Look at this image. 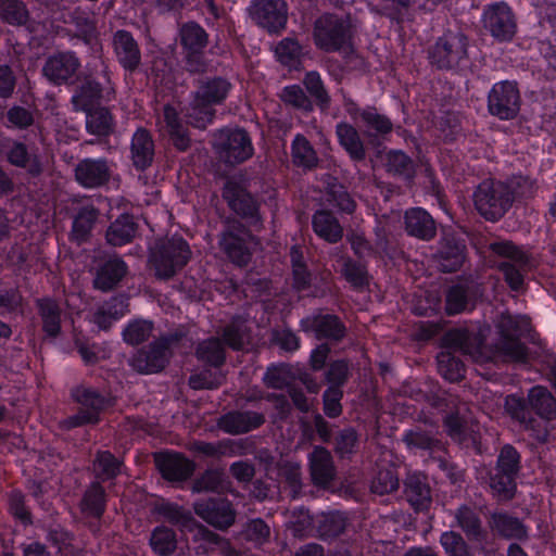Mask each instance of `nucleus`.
Wrapping results in <instances>:
<instances>
[{
  "instance_id": "40",
  "label": "nucleus",
  "mask_w": 556,
  "mask_h": 556,
  "mask_svg": "<svg viewBox=\"0 0 556 556\" xmlns=\"http://www.w3.org/2000/svg\"><path fill=\"white\" fill-rule=\"evenodd\" d=\"M314 233L328 243L334 244L343 238V227L330 210L319 208L312 216Z\"/></svg>"
},
{
  "instance_id": "20",
  "label": "nucleus",
  "mask_w": 556,
  "mask_h": 556,
  "mask_svg": "<svg viewBox=\"0 0 556 556\" xmlns=\"http://www.w3.org/2000/svg\"><path fill=\"white\" fill-rule=\"evenodd\" d=\"M173 352H168L155 339L138 349L129 358V366L138 374L150 375L161 372L169 364Z\"/></svg>"
},
{
  "instance_id": "38",
  "label": "nucleus",
  "mask_w": 556,
  "mask_h": 556,
  "mask_svg": "<svg viewBox=\"0 0 556 556\" xmlns=\"http://www.w3.org/2000/svg\"><path fill=\"white\" fill-rule=\"evenodd\" d=\"M505 409L507 414L518 421L526 430H531L540 438L541 433L546 437V431L542 432L541 422L531 414L528 399H522L515 394L507 395L505 399Z\"/></svg>"
},
{
  "instance_id": "30",
  "label": "nucleus",
  "mask_w": 556,
  "mask_h": 556,
  "mask_svg": "<svg viewBox=\"0 0 556 556\" xmlns=\"http://www.w3.org/2000/svg\"><path fill=\"white\" fill-rule=\"evenodd\" d=\"M402 441L409 451H420L433 460L435 456L445 453L446 448V443L421 427L405 431Z\"/></svg>"
},
{
  "instance_id": "52",
  "label": "nucleus",
  "mask_w": 556,
  "mask_h": 556,
  "mask_svg": "<svg viewBox=\"0 0 556 556\" xmlns=\"http://www.w3.org/2000/svg\"><path fill=\"white\" fill-rule=\"evenodd\" d=\"M197 358L211 366L218 368L226 362V351L219 338L211 337L202 340L195 348Z\"/></svg>"
},
{
  "instance_id": "49",
  "label": "nucleus",
  "mask_w": 556,
  "mask_h": 556,
  "mask_svg": "<svg viewBox=\"0 0 556 556\" xmlns=\"http://www.w3.org/2000/svg\"><path fill=\"white\" fill-rule=\"evenodd\" d=\"M384 167L393 177L410 181L415 177L414 161L401 150H390L386 153Z\"/></svg>"
},
{
  "instance_id": "64",
  "label": "nucleus",
  "mask_w": 556,
  "mask_h": 556,
  "mask_svg": "<svg viewBox=\"0 0 556 556\" xmlns=\"http://www.w3.org/2000/svg\"><path fill=\"white\" fill-rule=\"evenodd\" d=\"M154 330V324L151 320L134 319L123 329L122 337L125 343L131 346L139 345L149 340Z\"/></svg>"
},
{
  "instance_id": "61",
  "label": "nucleus",
  "mask_w": 556,
  "mask_h": 556,
  "mask_svg": "<svg viewBox=\"0 0 556 556\" xmlns=\"http://www.w3.org/2000/svg\"><path fill=\"white\" fill-rule=\"evenodd\" d=\"M223 340L233 351H240L249 343V329L243 319L235 317L223 328Z\"/></svg>"
},
{
  "instance_id": "22",
  "label": "nucleus",
  "mask_w": 556,
  "mask_h": 556,
  "mask_svg": "<svg viewBox=\"0 0 556 556\" xmlns=\"http://www.w3.org/2000/svg\"><path fill=\"white\" fill-rule=\"evenodd\" d=\"M112 176V164L105 157H86L75 165L76 182L86 189H97L109 184Z\"/></svg>"
},
{
  "instance_id": "62",
  "label": "nucleus",
  "mask_w": 556,
  "mask_h": 556,
  "mask_svg": "<svg viewBox=\"0 0 556 556\" xmlns=\"http://www.w3.org/2000/svg\"><path fill=\"white\" fill-rule=\"evenodd\" d=\"M150 545L159 556H170L177 548L176 533L170 528L159 526L151 533Z\"/></svg>"
},
{
  "instance_id": "25",
  "label": "nucleus",
  "mask_w": 556,
  "mask_h": 556,
  "mask_svg": "<svg viewBox=\"0 0 556 556\" xmlns=\"http://www.w3.org/2000/svg\"><path fill=\"white\" fill-rule=\"evenodd\" d=\"M479 288L472 281H458L445 291V313L448 316L470 311L476 306Z\"/></svg>"
},
{
  "instance_id": "23",
  "label": "nucleus",
  "mask_w": 556,
  "mask_h": 556,
  "mask_svg": "<svg viewBox=\"0 0 556 556\" xmlns=\"http://www.w3.org/2000/svg\"><path fill=\"white\" fill-rule=\"evenodd\" d=\"M154 463L161 476L169 482L186 481L194 471V464L176 452L155 453Z\"/></svg>"
},
{
  "instance_id": "2",
  "label": "nucleus",
  "mask_w": 556,
  "mask_h": 556,
  "mask_svg": "<svg viewBox=\"0 0 556 556\" xmlns=\"http://www.w3.org/2000/svg\"><path fill=\"white\" fill-rule=\"evenodd\" d=\"M192 252L179 236L157 239L150 248L148 263L160 280H169L189 263Z\"/></svg>"
},
{
  "instance_id": "34",
  "label": "nucleus",
  "mask_w": 556,
  "mask_h": 556,
  "mask_svg": "<svg viewBox=\"0 0 556 556\" xmlns=\"http://www.w3.org/2000/svg\"><path fill=\"white\" fill-rule=\"evenodd\" d=\"M309 472L316 486L327 488L334 480L336 467L327 448L316 446L309 454Z\"/></svg>"
},
{
  "instance_id": "10",
  "label": "nucleus",
  "mask_w": 556,
  "mask_h": 556,
  "mask_svg": "<svg viewBox=\"0 0 556 556\" xmlns=\"http://www.w3.org/2000/svg\"><path fill=\"white\" fill-rule=\"evenodd\" d=\"M432 66L438 70H454L468 64V38L460 31H448L428 50Z\"/></svg>"
},
{
  "instance_id": "51",
  "label": "nucleus",
  "mask_w": 556,
  "mask_h": 556,
  "mask_svg": "<svg viewBox=\"0 0 556 556\" xmlns=\"http://www.w3.org/2000/svg\"><path fill=\"white\" fill-rule=\"evenodd\" d=\"M86 114V129L98 137H106L114 131V117L111 111L102 104Z\"/></svg>"
},
{
  "instance_id": "26",
  "label": "nucleus",
  "mask_w": 556,
  "mask_h": 556,
  "mask_svg": "<svg viewBox=\"0 0 556 556\" xmlns=\"http://www.w3.org/2000/svg\"><path fill=\"white\" fill-rule=\"evenodd\" d=\"M100 210L91 203L78 206L72 215V228L68 239L76 245L90 241L92 231L99 220Z\"/></svg>"
},
{
  "instance_id": "47",
  "label": "nucleus",
  "mask_w": 556,
  "mask_h": 556,
  "mask_svg": "<svg viewBox=\"0 0 556 556\" xmlns=\"http://www.w3.org/2000/svg\"><path fill=\"white\" fill-rule=\"evenodd\" d=\"M531 414L535 413L541 419L551 421L556 418V399L544 387L535 386L528 393Z\"/></svg>"
},
{
  "instance_id": "44",
  "label": "nucleus",
  "mask_w": 556,
  "mask_h": 556,
  "mask_svg": "<svg viewBox=\"0 0 556 556\" xmlns=\"http://www.w3.org/2000/svg\"><path fill=\"white\" fill-rule=\"evenodd\" d=\"M443 427L453 442L463 448H475L478 440L465 418L458 413L447 414L443 418Z\"/></svg>"
},
{
  "instance_id": "32",
  "label": "nucleus",
  "mask_w": 556,
  "mask_h": 556,
  "mask_svg": "<svg viewBox=\"0 0 556 556\" xmlns=\"http://www.w3.org/2000/svg\"><path fill=\"white\" fill-rule=\"evenodd\" d=\"M128 271L127 264L117 255L102 262L97 268L93 287L103 292L113 290Z\"/></svg>"
},
{
  "instance_id": "18",
  "label": "nucleus",
  "mask_w": 556,
  "mask_h": 556,
  "mask_svg": "<svg viewBox=\"0 0 556 556\" xmlns=\"http://www.w3.org/2000/svg\"><path fill=\"white\" fill-rule=\"evenodd\" d=\"M248 238H250L249 230L238 220L228 222L219 237L220 250L240 267L248 265L251 260Z\"/></svg>"
},
{
  "instance_id": "54",
  "label": "nucleus",
  "mask_w": 556,
  "mask_h": 556,
  "mask_svg": "<svg viewBox=\"0 0 556 556\" xmlns=\"http://www.w3.org/2000/svg\"><path fill=\"white\" fill-rule=\"evenodd\" d=\"M179 41L184 50H204L208 43V34L197 22L189 21L179 27Z\"/></svg>"
},
{
  "instance_id": "11",
  "label": "nucleus",
  "mask_w": 556,
  "mask_h": 556,
  "mask_svg": "<svg viewBox=\"0 0 556 556\" xmlns=\"http://www.w3.org/2000/svg\"><path fill=\"white\" fill-rule=\"evenodd\" d=\"M338 93L342 98V104L349 116L357 123L358 121L364 126V134L370 143L379 138H386L393 130V124L391 119L380 113L376 106L367 105L361 108L343 88L338 90Z\"/></svg>"
},
{
  "instance_id": "4",
  "label": "nucleus",
  "mask_w": 556,
  "mask_h": 556,
  "mask_svg": "<svg viewBox=\"0 0 556 556\" xmlns=\"http://www.w3.org/2000/svg\"><path fill=\"white\" fill-rule=\"evenodd\" d=\"M72 399L79 405L76 414L61 421V428L71 430L74 428L97 425L101 420V414L114 405V399L110 393L98 389L79 384L71 390Z\"/></svg>"
},
{
  "instance_id": "31",
  "label": "nucleus",
  "mask_w": 556,
  "mask_h": 556,
  "mask_svg": "<svg viewBox=\"0 0 556 556\" xmlns=\"http://www.w3.org/2000/svg\"><path fill=\"white\" fill-rule=\"evenodd\" d=\"M406 501L415 511H427L432 504V492L426 476L410 473L404 481Z\"/></svg>"
},
{
  "instance_id": "53",
  "label": "nucleus",
  "mask_w": 556,
  "mask_h": 556,
  "mask_svg": "<svg viewBox=\"0 0 556 556\" xmlns=\"http://www.w3.org/2000/svg\"><path fill=\"white\" fill-rule=\"evenodd\" d=\"M454 518L456 526L462 529L469 540L478 541L482 539V521L473 508L462 505L454 511Z\"/></svg>"
},
{
  "instance_id": "50",
  "label": "nucleus",
  "mask_w": 556,
  "mask_h": 556,
  "mask_svg": "<svg viewBox=\"0 0 556 556\" xmlns=\"http://www.w3.org/2000/svg\"><path fill=\"white\" fill-rule=\"evenodd\" d=\"M326 201L338 211L352 214L356 208V202L348 189L334 177H330L325 188Z\"/></svg>"
},
{
  "instance_id": "15",
  "label": "nucleus",
  "mask_w": 556,
  "mask_h": 556,
  "mask_svg": "<svg viewBox=\"0 0 556 556\" xmlns=\"http://www.w3.org/2000/svg\"><path fill=\"white\" fill-rule=\"evenodd\" d=\"M521 105V97L515 81L503 80L493 85L488 94V111L502 121L514 119Z\"/></svg>"
},
{
  "instance_id": "17",
  "label": "nucleus",
  "mask_w": 556,
  "mask_h": 556,
  "mask_svg": "<svg viewBox=\"0 0 556 556\" xmlns=\"http://www.w3.org/2000/svg\"><path fill=\"white\" fill-rule=\"evenodd\" d=\"M193 509L201 519L218 530H227L236 521V509L226 497L199 498L193 503Z\"/></svg>"
},
{
  "instance_id": "43",
  "label": "nucleus",
  "mask_w": 556,
  "mask_h": 556,
  "mask_svg": "<svg viewBox=\"0 0 556 556\" xmlns=\"http://www.w3.org/2000/svg\"><path fill=\"white\" fill-rule=\"evenodd\" d=\"M349 523L345 513L329 511L323 513L315 518V536L329 542L344 533Z\"/></svg>"
},
{
  "instance_id": "21",
  "label": "nucleus",
  "mask_w": 556,
  "mask_h": 556,
  "mask_svg": "<svg viewBox=\"0 0 556 556\" xmlns=\"http://www.w3.org/2000/svg\"><path fill=\"white\" fill-rule=\"evenodd\" d=\"M250 14L257 25L277 33L286 27L288 7L283 0H253Z\"/></svg>"
},
{
  "instance_id": "56",
  "label": "nucleus",
  "mask_w": 556,
  "mask_h": 556,
  "mask_svg": "<svg viewBox=\"0 0 556 556\" xmlns=\"http://www.w3.org/2000/svg\"><path fill=\"white\" fill-rule=\"evenodd\" d=\"M292 162L298 167L313 169L318 165V156L305 136L298 134L291 144Z\"/></svg>"
},
{
  "instance_id": "14",
  "label": "nucleus",
  "mask_w": 556,
  "mask_h": 556,
  "mask_svg": "<svg viewBox=\"0 0 556 556\" xmlns=\"http://www.w3.org/2000/svg\"><path fill=\"white\" fill-rule=\"evenodd\" d=\"M220 160L237 165L252 157L254 149L247 130L242 128L222 130L215 142Z\"/></svg>"
},
{
  "instance_id": "8",
  "label": "nucleus",
  "mask_w": 556,
  "mask_h": 556,
  "mask_svg": "<svg viewBox=\"0 0 556 556\" xmlns=\"http://www.w3.org/2000/svg\"><path fill=\"white\" fill-rule=\"evenodd\" d=\"M489 250L495 255L506 258L496 267L513 291H521L525 287V276L531 266L530 256L513 241L491 242Z\"/></svg>"
},
{
  "instance_id": "3",
  "label": "nucleus",
  "mask_w": 556,
  "mask_h": 556,
  "mask_svg": "<svg viewBox=\"0 0 556 556\" xmlns=\"http://www.w3.org/2000/svg\"><path fill=\"white\" fill-rule=\"evenodd\" d=\"M115 84L111 78L108 66L96 75L86 74L74 87L71 105L74 112H90L102 104L115 99Z\"/></svg>"
},
{
  "instance_id": "27",
  "label": "nucleus",
  "mask_w": 556,
  "mask_h": 556,
  "mask_svg": "<svg viewBox=\"0 0 556 556\" xmlns=\"http://www.w3.org/2000/svg\"><path fill=\"white\" fill-rule=\"evenodd\" d=\"M466 245L452 235L442 237L433 255L438 267L443 273L457 271L465 261Z\"/></svg>"
},
{
  "instance_id": "45",
  "label": "nucleus",
  "mask_w": 556,
  "mask_h": 556,
  "mask_svg": "<svg viewBox=\"0 0 556 556\" xmlns=\"http://www.w3.org/2000/svg\"><path fill=\"white\" fill-rule=\"evenodd\" d=\"M106 508V493L100 482H92L84 492L79 502L81 514L89 518L100 519Z\"/></svg>"
},
{
  "instance_id": "60",
  "label": "nucleus",
  "mask_w": 556,
  "mask_h": 556,
  "mask_svg": "<svg viewBox=\"0 0 556 556\" xmlns=\"http://www.w3.org/2000/svg\"><path fill=\"white\" fill-rule=\"evenodd\" d=\"M303 85L321 111L329 110L331 98L318 72H307L304 75Z\"/></svg>"
},
{
  "instance_id": "55",
  "label": "nucleus",
  "mask_w": 556,
  "mask_h": 556,
  "mask_svg": "<svg viewBox=\"0 0 556 556\" xmlns=\"http://www.w3.org/2000/svg\"><path fill=\"white\" fill-rule=\"evenodd\" d=\"M442 346L462 354H472L477 338L466 328H452L443 334Z\"/></svg>"
},
{
  "instance_id": "29",
  "label": "nucleus",
  "mask_w": 556,
  "mask_h": 556,
  "mask_svg": "<svg viewBox=\"0 0 556 556\" xmlns=\"http://www.w3.org/2000/svg\"><path fill=\"white\" fill-rule=\"evenodd\" d=\"M265 424L262 413L252 410H232L223 415L218 420V427L226 433L238 435L250 432Z\"/></svg>"
},
{
  "instance_id": "5",
  "label": "nucleus",
  "mask_w": 556,
  "mask_h": 556,
  "mask_svg": "<svg viewBox=\"0 0 556 556\" xmlns=\"http://www.w3.org/2000/svg\"><path fill=\"white\" fill-rule=\"evenodd\" d=\"M472 199L479 215L488 222L495 223L511 207L515 195L506 184L485 179L477 186Z\"/></svg>"
},
{
  "instance_id": "6",
  "label": "nucleus",
  "mask_w": 556,
  "mask_h": 556,
  "mask_svg": "<svg viewBox=\"0 0 556 556\" xmlns=\"http://www.w3.org/2000/svg\"><path fill=\"white\" fill-rule=\"evenodd\" d=\"M521 470V455L511 445L500 450L494 469L490 472L489 485L498 501H510L517 491V478Z\"/></svg>"
},
{
  "instance_id": "16",
  "label": "nucleus",
  "mask_w": 556,
  "mask_h": 556,
  "mask_svg": "<svg viewBox=\"0 0 556 556\" xmlns=\"http://www.w3.org/2000/svg\"><path fill=\"white\" fill-rule=\"evenodd\" d=\"M482 24L486 31L500 42L510 41L517 31V21L506 2H494L483 9Z\"/></svg>"
},
{
  "instance_id": "58",
  "label": "nucleus",
  "mask_w": 556,
  "mask_h": 556,
  "mask_svg": "<svg viewBox=\"0 0 556 556\" xmlns=\"http://www.w3.org/2000/svg\"><path fill=\"white\" fill-rule=\"evenodd\" d=\"M333 451L341 459H350L359 447V433L353 427L340 429L332 439Z\"/></svg>"
},
{
  "instance_id": "36",
  "label": "nucleus",
  "mask_w": 556,
  "mask_h": 556,
  "mask_svg": "<svg viewBox=\"0 0 556 556\" xmlns=\"http://www.w3.org/2000/svg\"><path fill=\"white\" fill-rule=\"evenodd\" d=\"M405 231L408 236L420 240H432L437 235V226L432 216L421 207H413L404 215Z\"/></svg>"
},
{
  "instance_id": "7",
  "label": "nucleus",
  "mask_w": 556,
  "mask_h": 556,
  "mask_svg": "<svg viewBox=\"0 0 556 556\" xmlns=\"http://www.w3.org/2000/svg\"><path fill=\"white\" fill-rule=\"evenodd\" d=\"M526 316L502 314L498 321L500 339L495 344V355L505 362H526L528 348L520 338L529 330Z\"/></svg>"
},
{
  "instance_id": "37",
  "label": "nucleus",
  "mask_w": 556,
  "mask_h": 556,
  "mask_svg": "<svg viewBox=\"0 0 556 556\" xmlns=\"http://www.w3.org/2000/svg\"><path fill=\"white\" fill-rule=\"evenodd\" d=\"M336 136L340 147L346 152L352 162H363L366 159V147L357 128L348 123L336 125Z\"/></svg>"
},
{
  "instance_id": "9",
  "label": "nucleus",
  "mask_w": 556,
  "mask_h": 556,
  "mask_svg": "<svg viewBox=\"0 0 556 556\" xmlns=\"http://www.w3.org/2000/svg\"><path fill=\"white\" fill-rule=\"evenodd\" d=\"M352 37V24L349 17L327 13L319 16L314 23V42L326 52L350 48Z\"/></svg>"
},
{
  "instance_id": "41",
  "label": "nucleus",
  "mask_w": 556,
  "mask_h": 556,
  "mask_svg": "<svg viewBox=\"0 0 556 556\" xmlns=\"http://www.w3.org/2000/svg\"><path fill=\"white\" fill-rule=\"evenodd\" d=\"M138 229L139 225L134 215L124 213L109 225L105 231V240L112 247H123L132 242Z\"/></svg>"
},
{
  "instance_id": "12",
  "label": "nucleus",
  "mask_w": 556,
  "mask_h": 556,
  "mask_svg": "<svg viewBox=\"0 0 556 556\" xmlns=\"http://www.w3.org/2000/svg\"><path fill=\"white\" fill-rule=\"evenodd\" d=\"M222 195L228 207L250 226L255 228L263 226L261 201L241 182L232 179L227 180Z\"/></svg>"
},
{
  "instance_id": "28",
  "label": "nucleus",
  "mask_w": 556,
  "mask_h": 556,
  "mask_svg": "<svg viewBox=\"0 0 556 556\" xmlns=\"http://www.w3.org/2000/svg\"><path fill=\"white\" fill-rule=\"evenodd\" d=\"M489 527L492 533L508 541L526 542L529 540V529L523 521L507 513L494 511L490 515Z\"/></svg>"
},
{
  "instance_id": "19",
  "label": "nucleus",
  "mask_w": 556,
  "mask_h": 556,
  "mask_svg": "<svg viewBox=\"0 0 556 556\" xmlns=\"http://www.w3.org/2000/svg\"><path fill=\"white\" fill-rule=\"evenodd\" d=\"M80 67V60L74 51H59L46 59L42 75L53 86L72 85Z\"/></svg>"
},
{
  "instance_id": "63",
  "label": "nucleus",
  "mask_w": 556,
  "mask_h": 556,
  "mask_svg": "<svg viewBox=\"0 0 556 556\" xmlns=\"http://www.w3.org/2000/svg\"><path fill=\"white\" fill-rule=\"evenodd\" d=\"M229 484L223 470L207 469L192 483V491L200 492H222Z\"/></svg>"
},
{
  "instance_id": "24",
  "label": "nucleus",
  "mask_w": 556,
  "mask_h": 556,
  "mask_svg": "<svg viewBox=\"0 0 556 556\" xmlns=\"http://www.w3.org/2000/svg\"><path fill=\"white\" fill-rule=\"evenodd\" d=\"M112 46L118 64L129 73H135L141 65V50L132 34L118 29L113 34Z\"/></svg>"
},
{
  "instance_id": "33",
  "label": "nucleus",
  "mask_w": 556,
  "mask_h": 556,
  "mask_svg": "<svg viewBox=\"0 0 556 556\" xmlns=\"http://www.w3.org/2000/svg\"><path fill=\"white\" fill-rule=\"evenodd\" d=\"M154 141L151 132L146 128H138L131 137L130 160L139 172L149 168L154 160Z\"/></svg>"
},
{
  "instance_id": "39",
  "label": "nucleus",
  "mask_w": 556,
  "mask_h": 556,
  "mask_svg": "<svg viewBox=\"0 0 556 556\" xmlns=\"http://www.w3.org/2000/svg\"><path fill=\"white\" fill-rule=\"evenodd\" d=\"M505 409L507 414L518 421L526 430H531L540 438L541 433L546 437V431L542 432L541 422L531 414L528 399H522L515 394L507 395L505 399Z\"/></svg>"
},
{
  "instance_id": "59",
  "label": "nucleus",
  "mask_w": 556,
  "mask_h": 556,
  "mask_svg": "<svg viewBox=\"0 0 556 556\" xmlns=\"http://www.w3.org/2000/svg\"><path fill=\"white\" fill-rule=\"evenodd\" d=\"M375 258H388L390 261H396L404 257V251L401 249L396 240L390 238L382 227L375 228Z\"/></svg>"
},
{
  "instance_id": "35",
  "label": "nucleus",
  "mask_w": 556,
  "mask_h": 556,
  "mask_svg": "<svg viewBox=\"0 0 556 556\" xmlns=\"http://www.w3.org/2000/svg\"><path fill=\"white\" fill-rule=\"evenodd\" d=\"M7 162L17 168L25 169L31 177H38L43 172L40 157L28 150L22 141H13L5 149Z\"/></svg>"
},
{
  "instance_id": "57",
  "label": "nucleus",
  "mask_w": 556,
  "mask_h": 556,
  "mask_svg": "<svg viewBox=\"0 0 556 556\" xmlns=\"http://www.w3.org/2000/svg\"><path fill=\"white\" fill-rule=\"evenodd\" d=\"M0 20L11 26H26L30 13L23 0H0Z\"/></svg>"
},
{
  "instance_id": "42",
  "label": "nucleus",
  "mask_w": 556,
  "mask_h": 556,
  "mask_svg": "<svg viewBox=\"0 0 556 556\" xmlns=\"http://www.w3.org/2000/svg\"><path fill=\"white\" fill-rule=\"evenodd\" d=\"M36 307L45 334L51 339L58 338L61 334L63 313L60 303L52 298H41L36 300Z\"/></svg>"
},
{
  "instance_id": "1",
  "label": "nucleus",
  "mask_w": 556,
  "mask_h": 556,
  "mask_svg": "<svg viewBox=\"0 0 556 556\" xmlns=\"http://www.w3.org/2000/svg\"><path fill=\"white\" fill-rule=\"evenodd\" d=\"M232 87L227 76L214 75L200 78L187 111L188 122L195 128L205 129L215 117L214 105L223 104Z\"/></svg>"
},
{
  "instance_id": "13",
  "label": "nucleus",
  "mask_w": 556,
  "mask_h": 556,
  "mask_svg": "<svg viewBox=\"0 0 556 556\" xmlns=\"http://www.w3.org/2000/svg\"><path fill=\"white\" fill-rule=\"evenodd\" d=\"M300 328L305 333H312L318 341L330 344L342 342L348 336L344 321L336 314L317 312L300 320Z\"/></svg>"
},
{
  "instance_id": "48",
  "label": "nucleus",
  "mask_w": 556,
  "mask_h": 556,
  "mask_svg": "<svg viewBox=\"0 0 556 556\" xmlns=\"http://www.w3.org/2000/svg\"><path fill=\"white\" fill-rule=\"evenodd\" d=\"M192 450L207 457L237 456L243 455V442L225 439L217 443L197 441L192 444Z\"/></svg>"
},
{
  "instance_id": "46",
  "label": "nucleus",
  "mask_w": 556,
  "mask_h": 556,
  "mask_svg": "<svg viewBox=\"0 0 556 556\" xmlns=\"http://www.w3.org/2000/svg\"><path fill=\"white\" fill-rule=\"evenodd\" d=\"M163 118L173 146L179 151L188 150L191 140L188 135V129L184 126L176 109L169 104L164 105Z\"/></svg>"
}]
</instances>
